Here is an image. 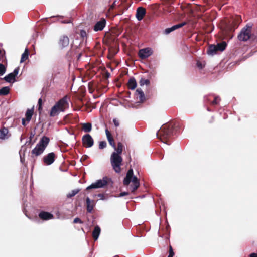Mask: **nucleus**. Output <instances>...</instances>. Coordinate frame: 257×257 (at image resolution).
<instances>
[{"label": "nucleus", "instance_id": "36", "mask_svg": "<svg viewBox=\"0 0 257 257\" xmlns=\"http://www.w3.org/2000/svg\"><path fill=\"white\" fill-rule=\"evenodd\" d=\"M73 223L82 224L83 222L79 218L76 217L74 219Z\"/></svg>", "mask_w": 257, "mask_h": 257}, {"label": "nucleus", "instance_id": "7", "mask_svg": "<svg viewBox=\"0 0 257 257\" xmlns=\"http://www.w3.org/2000/svg\"><path fill=\"white\" fill-rule=\"evenodd\" d=\"M108 178L104 177L102 179L97 180L96 182L92 183L88 186L86 190H88L92 189H98L104 188L107 184Z\"/></svg>", "mask_w": 257, "mask_h": 257}, {"label": "nucleus", "instance_id": "28", "mask_svg": "<svg viewBox=\"0 0 257 257\" xmlns=\"http://www.w3.org/2000/svg\"><path fill=\"white\" fill-rule=\"evenodd\" d=\"M29 50L28 48H26L24 52L22 54L21 58V62H24L28 58Z\"/></svg>", "mask_w": 257, "mask_h": 257}, {"label": "nucleus", "instance_id": "42", "mask_svg": "<svg viewBox=\"0 0 257 257\" xmlns=\"http://www.w3.org/2000/svg\"><path fill=\"white\" fill-rule=\"evenodd\" d=\"M105 133H106V135L107 137H108V136H111V134L110 133V132H109V131L107 129L105 130Z\"/></svg>", "mask_w": 257, "mask_h": 257}, {"label": "nucleus", "instance_id": "30", "mask_svg": "<svg viewBox=\"0 0 257 257\" xmlns=\"http://www.w3.org/2000/svg\"><path fill=\"white\" fill-rule=\"evenodd\" d=\"M139 83L140 85L142 86L144 85H149L150 82L149 80L142 78H141Z\"/></svg>", "mask_w": 257, "mask_h": 257}, {"label": "nucleus", "instance_id": "40", "mask_svg": "<svg viewBox=\"0 0 257 257\" xmlns=\"http://www.w3.org/2000/svg\"><path fill=\"white\" fill-rule=\"evenodd\" d=\"M128 195V193L127 192H121L119 194V197H123V196H126V195Z\"/></svg>", "mask_w": 257, "mask_h": 257}, {"label": "nucleus", "instance_id": "8", "mask_svg": "<svg viewBox=\"0 0 257 257\" xmlns=\"http://www.w3.org/2000/svg\"><path fill=\"white\" fill-rule=\"evenodd\" d=\"M19 67H17L14 70L13 72L5 76L4 79L9 83H14L16 81V76L18 74Z\"/></svg>", "mask_w": 257, "mask_h": 257}, {"label": "nucleus", "instance_id": "16", "mask_svg": "<svg viewBox=\"0 0 257 257\" xmlns=\"http://www.w3.org/2000/svg\"><path fill=\"white\" fill-rule=\"evenodd\" d=\"M86 206H87V211L89 213H91L95 205V203L93 200H91L90 198L87 197L86 198Z\"/></svg>", "mask_w": 257, "mask_h": 257}, {"label": "nucleus", "instance_id": "46", "mask_svg": "<svg viewBox=\"0 0 257 257\" xmlns=\"http://www.w3.org/2000/svg\"><path fill=\"white\" fill-rule=\"evenodd\" d=\"M41 102H42L41 98L39 99V100H38V104H39V105L40 106L41 105Z\"/></svg>", "mask_w": 257, "mask_h": 257}, {"label": "nucleus", "instance_id": "6", "mask_svg": "<svg viewBox=\"0 0 257 257\" xmlns=\"http://www.w3.org/2000/svg\"><path fill=\"white\" fill-rule=\"evenodd\" d=\"M252 25L247 24L240 31L238 35L237 38L240 41H247L249 40L251 36Z\"/></svg>", "mask_w": 257, "mask_h": 257}, {"label": "nucleus", "instance_id": "9", "mask_svg": "<svg viewBox=\"0 0 257 257\" xmlns=\"http://www.w3.org/2000/svg\"><path fill=\"white\" fill-rule=\"evenodd\" d=\"M82 141L83 145L86 148H90L94 144L93 139L89 134H85L83 136Z\"/></svg>", "mask_w": 257, "mask_h": 257}, {"label": "nucleus", "instance_id": "14", "mask_svg": "<svg viewBox=\"0 0 257 257\" xmlns=\"http://www.w3.org/2000/svg\"><path fill=\"white\" fill-rule=\"evenodd\" d=\"M185 25H186V23L183 22L180 24L175 25L170 28H166L164 30V34L167 35V34H169L170 33L172 32V31L175 30L176 29L181 28Z\"/></svg>", "mask_w": 257, "mask_h": 257}, {"label": "nucleus", "instance_id": "31", "mask_svg": "<svg viewBox=\"0 0 257 257\" xmlns=\"http://www.w3.org/2000/svg\"><path fill=\"white\" fill-rule=\"evenodd\" d=\"M107 139L109 142V144L112 146L113 148H115V144L114 143V140L112 136H108V137H107Z\"/></svg>", "mask_w": 257, "mask_h": 257}, {"label": "nucleus", "instance_id": "5", "mask_svg": "<svg viewBox=\"0 0 257 257\" xmlns=\"http://www.w3.org/2000/svg\"><path fill=\"white\" fill-rule=\"evenodd\" d=\"M110 163L113 169L117 173L121 172V166L122 165L123 159L121 155L112 153L110 156Z\"/></svg>", "mask_w": 257, "mask_h": 257}, {"label": "nucleus", "instance_id": "11", "mask_svg": "<svg viewBox=\"0 0 257 257\" xmlns=\"http://www.w3.org/2000/svg\"><path fill=\"white\" fill-rule=\"evenodd\" d=\"M55 155L53 152L49 153L43 157V160L46 165H50L55 161Z\"/></svg>", "mask_w": 257, "mask_h": 257}, {"label": "nucleus", "instance_id": "12", "mask_svg": "<svg viewBox=\"0 0 257 257\" xmlns=\"http://www.w3.org/2000/svg\"><path fill=\"white\" fill-rule=\"evenodd\" d=\"M106 25V20L104 18H101L98 21L94 26V30L96 32L102 30Z\"/></svg>", "mask_w": 257, "mask_h": 257}, {"label": "nucleus", "instance_id": "39", "mask_svg": "<svg viewBox=\"0 0 257 257\" xmlns=\"http://www.w3.org/2000/svg\"><path fill=\"white\" fill-rule=\"evenodd\" d=\"M113 122L114 123V125L116 127H118L119 125V122L118 120H117L116 118L113 119Z\"/></svg>", "mask_w": 257, "mask_h": 257}, {"label": "nucleus", "instance_id": "21", "mask_svg": "<svg viewBox=\"0 0 257 257\" xmlns=\"http://www.w3.org/2000/svg\"><path fill=\"white\" fill-rule=\"evenodd\" d=\"M123 145L121 142H118L117 146H115V148H113L115 150L112 153L117 154L119 155H121L123 151Z\"/></svg>", "mask_w": 257, "mask_h": 257}, {"label": "nucleus", "instance_id": "47", "mask_svg": "<svg viewBox=\"0 0 257 257\" xmlns=\"http://www.w3.org/2000/svg\"><path fill=\"white\" fill-rule=\"evenodd\" d=\"M63 23H69V22L68 21H62V22Z\"/></svg>", "mask_w": 257, "mask_h": 257}, {"label": "nucleus", "instance_id": "22", "mask_svg": "<svg viewBox=\"0 0 257 257\" xmlns=\"http://www.w3.org/2000/svg\"><path fill=\"white\" fill-rule=\"evenodd\" d=\"M9 131L7 128L3 127L0 129V139L5 140L8 138V134Z\"/></svg>", "mask_w": 257, "mask_h": 257}, {"label": "nucleus", "instance_id": "34", "mask_svg": "<svg viewBox=\"0 0 257 257\" xmlns=\"http://www.w3.org/2000/svg\"><path fill=\"white\" fill-rule=\"evenodd\" d=\"M220 100V99L218 96H216L215 97L214 100L212 102V104L213 105L217 104Z\"/></svg>", "mask_w": 257, "mask_h": 257}, {"label": "nucleus", "instance_id": "23", "mask_svg": "<svg viewBox=\"0 0 257 257\" xmlns=\"http://www.w3.org/2000/svg\"><path fill=\"white\" fill-rule=\"evenodd\" d=\"M100 231V228L98 225L96 226L92 233V235L95 240H96L98 238Z\"/></svg>", "mask_w": 257, "mask_h": 257}, {"label": "nucleus", "instance_id": "33", "mask_svg": "<svg viewBox=\"0 0 257 257\" xmlns=\"http://www.w3.org/2000/svg\"><path fill=\"white\" fill-rule=\"evenodd\" d=\"M107 143L105 141H100L99 144V148L100 149H103L106 147Z\"/></svg>", "mask_w": 257, "mask_h": 257}, {"label": "nucleus", "instance_id": "1", "mask_svg": "<svg viewBox=\"0 0 257 257\" xmlns=\"http://www.w3.org/2000/svg\"><path fill=\"white\" fill-rule=\"evenodd\" d=\"M68 98L67 96H65L52 107L50 116L54 117L58 115L61 112H64L66 108H68Z\"/></svg>", "mask_w": 257, "mask_h": 257}, {"label": "nucleus", "instance_id": "20", "mask_svg": "<svg viewBox=\"0 0 257 257\" xmlns=\"http://www.w3.org/2000/svg\"><path fill=\"white\" fill-rule=\"evenodd\" d=\"M218 51L216 46L215 45H211L208 47L207 53L209 55L213 56Z\"/></svg>", "mask_w": 257, "mask_h": 257}, {"label": "nucleus", "instance_id": "37", "mask_svg": "<svg viewBox=\"0 0 257 257\" xmlns=\"http://www.w3.org/2000/svg\"><path fill=\"white\" fill-rule=\"evenodd\" d=\"M174 255V252L173 251V248L171 246H170L169 247V253L168 256L170 257H173Z\"/></svg>", "mask_w": 257, "mask_h": 257}, {"label": "nucleus", "instance_id": "41", "mask_svg": "<svg viewBox=\"0 0 257 257\" xmlns=\"http://www.w3.org/2000/svg\"><path fill=\"white\" fill-rule=\"evenodd\" d=\"M197 66L200 69H202L203 68V67L202 64H201V63L200 62H197Z\"/></svg>", "mask_w": 257, "mask_h": 257}, {"label": "nucleus", "instance_id": "18", "mask_svg": "<svg viewBox=\"0 0 257 257\" xmlns=\"http://www.w3.org/2000/svg\"><path fill=\"white\" fill-rule=\"evenodd\" d=\"M135 95L139 99V102L142 103L145 100V96L143 90L140 88H138L135 92Z\"/></svg>", "mask_w": 257, "mask_h": 257}, {"label": "nucleus", "instance_id": "35", "mask_svg": "<svg viewBox=\"0 0 257 257\" xmlns=\"http://www.w3.org/2000/svg\"><path fill=\"white\" fill-rule=\"evenodd\" d=\"M80 36L82 38H83V39L84 38H86L87 37V34H86V32L85 30H81L80 31Z\"/></svg>", "mask_w": 257, "mask_h": 257}, {"label": "nucleus", "instance_id": "45", "mask_svg": "<svg viewBox=\"0 0 257 257\" xmlns=\"http://www.w3.org/2000/svg\"><path fill=\"white\" fill-rule=\"evenodd\" d=\"M34 135H35L34 133H31L30 136V140H31L34 137Z\"/></svg>", "mask_w": 257, "mask_h": 257}, {"label": "nucleus", "instance_id": "43", "mask_svg": "<svg viewBox=\"0 0 257 257\" xmlns=\"http://www.w3.org/2000/svg\"><path fill=\"white\" fill-rule=\"evenodd\" d=\"M22 124L24 126H25L26 125V120L25 118H22Z\"/></svg>", "mask_w": 257, "mask_h": 257}, {"label": "nucleus", "instance_id": "15", "mask_svg": "<svg viewBox=\"0 0 257 257\" xmlns=\"http://www.w3.org/2000/svg\"><path fill=\"white\" fill-rule=\"evenodd\" d=\"M39 217L41 219L44 220H48L54 218L53 215L52 214L45 211H41L40 212L39 214Z\"/></svg>", "mask_w": 257, "mask_h": 257}, {"label": "nucleus", "instance_id": "2", "mask_svg": "<svg viewBox=\"0 0 257 257\" xmlns=\"http://www.w3.org/2000/svg\"><path fill=\"white\" fill-rule=\"evenodd\" d=\"M131 182L133 183V184L131 185L132 192H134L140 186V182L137 177L134 175V171L132 168H130L128 170L126 176L123 181V183L124 185H128Z\"/></svg>", "mask_w": 257, "mask_h": 257}, {"label": "nucleus", "instance_id": "48", "mask_svg": "<svg viewBox=\"0 0 257 257\" xmlns=\"http://www.w3.org/2000/svg\"><path fill=\"white\" fill-rule=\"evenodd\" d=\"M20 158H21V162H22V163H23V159L22 158V157H20Z\"/></svg>", "mask_w": 257, "mask_h": 257}, {"label": "nucleus", "instance_id": "10", "mask_svg": "<svg viewBox=\"0 0 257 257\" xmlns=\"http://www.w3.org/2000/svg\"><path fill=\"white\" fill-rule=\"evenodd\" d=\"M153 51L151 48L142 49L139 51V56L142 59H146L153 54Z\"/></svg>", "mask_w": 257, "mask_h": 257}, {"label": "nucleus", "instance_id": "3", "mask_svg": "<svg viewBox=\"0 0 257 257\" xmlns=\"http://www.w3.org/2000/svg\"><path fill=\"white\" fill-rule=\"evenodd\" d=\"M49 142L50 139L48 137L43 136L35 147L32 150V155L35 156L41 155L45 151Z\"/></svg>", "mask_w": 257, "mask_h": 257}, {"label": "nucleus", "instance_id": "44", "mask_svg": "<svg viewBox=\"0 0 257 257\" xmlns=\"http://www.w3.org/2000/svg\"><path fill=\"white\" fill-rule=\"evenodd\" d=\"M249 257H257V253H252L249 255Z\"/></svg>", "mask_w": 257, "mask_h": 257}, {"label": "nucleus", "instance_id": "38", "mask_svg": "<svg viewBox=\"0 0 257 257\" xmlns=\"http://www.w3.org/2000/svg\"><path fill=\"white\" fill-rule=\"evenodd\" d=\"M97 196L100 198V199L102 200H106V198L105 197V195L103 194H97Z\"/></svg>", "mask_w": 257, "mask_h": 257}, {"label": "nucleus", "instance_id": "26", "mask_svg": "<svg viewBox=\"0 0 257 257\" xmlns=\"http://www.w3.org/2000/svg\"><path fill=\"white\" fill-rule=\"evenodd\" d=\"M216 46L218 51L222 52L225 49L227 46V44L225 42L223 41L221 43H217V44Z\"/></svg>", "mask_w": 257, "mask_h": 257}, {"label": "nucleus", "instance_id": "13", "mask_svg": "<svg viewBox=\"0 0 257 257\" xmlns=\"http://www.w3.org/2000/svg\"><path fill=\"white\" fill-rule=\"evenodd\" d=\"M146 14V10L142 7L137 8L136 13V17L138 21L142 20Z\"/></svg>", "mask_w": 257, "mask_h": 257}, {"label": "nucleus", "instance_id": "25", "mask_svg": "<svg viewBox=\"0 0 257 257\" xmlns=\"http://www.w3.org/2000/svg\"><path fill=\"white\" fill-rule=\"evenodd\" d=\"M10 88L9 86H5L0 89V96H6L10 93Z\"/></svg>", "mask_w": 257, "mask_h": 257}, {"label": "nucleus", "instance_id": "32", "mask_svg": "<svg viewBox=\"0 0 257 257\" xmlns=\"http://www.w3.org/2000/svg\"><path fill=\"white\" fill-rule=\"evenodd\" d=\"M6 71V67L0 63V76L3 75Z\"/></svg>", "mask_w": 257, "mask_h": 257}, {"label": "nucleus", "instance_id": "24", "mask_svg": "<svg viewBox=\"0 0 257 257\" xmlns=\"http://www.w3.org/2000/svg\"><path fill=\"white\" fill-rule=\"evenodd\" d=\"M33 109H28L26 113H25V116H26V121L29 122L33 116Z\"/></svg>", "mask_w": 257, "mask_h": 257}, {"label": "nucleus", "instance_id": "27", "mask_svg": "<svg viewBox=\"0 0 257 257\" xmlns=\"http://www.w3.org/2000/svg\"><path fill=\"white\" fill-rule=\"evenodd\" d=\"M82 130L86 133L90 132L92 130V124L90 123L82 124Z\"/></svg>", "mask_w": 257, "mask_h": 257}, {"label": "nucleus", "instance_id": "29", "mask_svg": "<svg viewBox=\"0 0 257 257\" xmlns=\"http://www.w3.org/2000/svg\"><path fill=\"white\" fill-rule=\"evenodd\" d=\"M80 190L79 189L72 190L70 193H69L67 195V198H72V197H73L75 195H76L80 191Z\"/></svg>", "mask_w": 257, "mask_h": 257}, {"label": "nucleus", "instance_id": "4", "mask_svg": "<svg viewBox=\"0 0 257 257\" xmlns=\"http://www.w3.org/2000/svg\"><path fill=\"white\" fill-rule=\"evenodd\" d=\"M173 134V127L170 125H166L162 126L160 128L159 132L157 133L156 135L160 138L163 143L167 144V142H165L164 140L169 138Z\"/></svg>", "mask_w": 257, "mask_h": 257}, {"label": "nucleus", "instance_id": "19", "mask_svg": "<svg viewBox=\"0 0 257 257\" xmlns=\"http://www.w3.org/2000/svg\"><path fill=\"white\" fill-rule=\"evenodd\" d=\"M127 87L131 90H134L137 87V82L134 77L131 78L127 83Z\"/></svg>", "mask_w": 257, "mask_h": 257}, {"label": "nucleus", "instance_id": "17", "mask_svg": "<svg viewBox=\"0 0 257 257\" xmlns=\"http://www.w3.org/2000/svg\"><path fill=\"white\" fill-rule=\"evenodd\" d=\"M69 39L67 36H64L62 37L59 42V46L62 48H65L69 45Z\"/></svg>", "mask_w": 257, "mask_h": 257}]
</instances>
